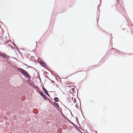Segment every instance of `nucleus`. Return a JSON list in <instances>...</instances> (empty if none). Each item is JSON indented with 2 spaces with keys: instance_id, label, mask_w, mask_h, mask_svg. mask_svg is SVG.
Listing matches in <instances>:
<instances>
[{
  "instance_id": "nucleus-23",
  "label": "nucleus",
  "mask_w": 133,
  "mask_h": 133,
  "mask_svg": "<svg viewBox=\"0 0 133 133\" xmlns=\"http://www.w3.org/2000/svg\"><path fill=\"white\" fill-rule=\"evenodd\" d=\"M100 1L101 3V0H100Z\"/></svg>"
},
{
  "instance_id": "nucleus-29",
  "label": "nucleus",
  "mask_w": 133,
  "mask_h": 133,
  "mask_svg": "<svg viewBox=\"0 0 133 133\" xmlns=\"http://www.w3.org/2000/svg\"><path fill=\"white\" fill-rule=\"evenodd\" d=\"M35 69L36 71V69Z\"/></svg>"
},
{
  "instance_id": "nucleus-4",
  "label": "nucleus",
  "mask_w": 133,
  "mask_h": 133,
  "mask_svg": "<svg viewBox=\"0 0 133 133\" xmlns=\"http://www.w3.org/2000/svg\"><path fill=\"white\" fill-rule=\"evenodd\" d=\"M40 65L43 67H45L46 66V64L43 61H42L40 62Z\"/></svg>"
},
{
  "instance_id": "nucleus-15",
  "label": "nucleus",
  "mask_w": 133,
  "mask_h": 133,
  "mask_svg": "<svg viewBox=\"0 0 133 133\" xmlns=\"http://www.w3.org/2000/svg\"><path fill=\"white\" fill-rule=\"evenodd\" d=\"M99 16H97V17L96 19L97 20L98 19V18H99Z\"/></svg>"
},
{
  "instance_id": "nucleus-5",
  "label": "nucleus",
  "mask_w": 133,
  "mask_h": 133,
  "mask_svg": "<svg viewBox=\"0 0 133 133\" xmlns=\"http://www.w3.org/2000/svg\"><path fill=\"white\" fill-rule=\"evenodd\" d=\"M39 93L40 94L41 96L43 97L44 99L45 100H46V97L45 95L43 94V92H39Z\"/></svg>"
},
{
  "instance_id": "nucleus-24",
  "label": "nucleus",
  "mask_w": 133,
  "mask_h": 133,
  "mask_svg": "<svg viewBox=\"0 0 133 133\" xmlns=\"http://www.w3.org/2000/svg\"><path fill=\"white\" fill-rule=\"evenodd\" d=\"M73 97H72V100H73Z\"/></svg>"
},
{
  "instance_id": "nucleus-19",
  "label": "nucleus",
  "mask_w": 133,
  "mask_h": 133,
  "mask_svg": "<svg viewBox=\"0 0 133 133\" xmlns=\"http://www.w3.org/2000/svg\"><path fill=\"white\" fill-rule=\"evenodd\" d=\"M13 45L15 47H16V45L15 44H14Z\"/></svg>"
},
{
  "instance_id": "nucleus-13",
  "label": "nucleus",
  "mask_w": 133,
  "mask_h": 133,
  "mask_svg": "<svg viewBox=\"0 0 133 133\" xmlns=\"http://www.w3.org/2000/svg\"><path fill=\"white\" fill-rule=\"evenodd\" d=\"M48 71H49L50 72H51V73L52 75H53V76H54V75H53V73L52 72H51V71H50V70L49 69H48Z\"/></svg>"
},
{
  "instance_id": "nucleus-18",
  "label": "nucleus",
  "mask_w": 133,
  "mask_h": 133,
  "mask_svg": "<svg viewBox=\"0 0 133 133\" xmlns=\"http://www.w3.org/2000/svg\"><path fill=\"white\" fill-rule=\"evenodd\" d=\"M29 78L28 79V81H29V80H30V78Z\"/></svg>"
},
{
  "instance_id": "nucleus-21",
  "label": "nucleus",
  "mask_w": 133,
  "mask_h": 133,
  "mask_svg": "<svg viewBox=\"0 0 133 133\" xmlns=\"http://www.w3.org/2000/svg\"><path fill=\"white\" fill-rule=\"evenodd\" d=\"M99 5H98V7H97V8L98 9V7H99Z\"/></svg>"
},
{
  "instance_id": "nucleus-16",
  "label": "nucleus",
  "mask_w": 133,
  "mask_h": 133,
  "mask_svg": "<svg viewBox=\"0 0 133 133\" xmlns=\"http://www.w3.org/2000/svg\"><path fill=\"white\" fill-rule=\"evenodd\" d=\"M11 58H14V59H16L15 58V57H11Z\"/></svg>"
},
{
  "instance_id": "nucleus-14",
  "label": "nucleus",
  "mask_w": 133,
  "mask_h": 133,
  "mask_svg": "<svg viewBox=\"0 0 133 133\" xmlns=\"http://www.w3.org/2000/svg\"><path fill=\"white\" fill-rule=\"evenodd\" d=\"M78 105L77 104V103L76 104V105H75V106L77 108H78V107H77V105Z\"/></svg>"
},
{
  "instance_id": "nucleus-11",
  "label": "nucleus",
  "mask_w": 133,
  "mask_h": 133,
  "mask_svg": "<svg viewBox=\"0 0 133 133\" xmlns=\"http://www.w3.org/2000/svg\"><path fill=\"white\" fill-rule=\"evenodd\" d=\"M116 50V51L115 52H116L117 53H119V52H120V51L118 50H116V49H115Z\"/></svg>"
},
{
  "instance_id": "nucleus-3",
  "label": "nucleus",
  "mask_w": 133,
  "mask_h": 133,
  "mask_svg": "<svg viewBox=\"0 0 133 133\" xmlns=\"http://www.w3.org/2000/svg\"><path fill=\"white\" fill-rule=\"evenodd\" d=\"M42 89L43 90L44 92L45 93V94L47 95L48 96L50 97V95L49 94H48V92H47L46 90L44 88L42 87Z\"/></svg>"
},
{
  "instance_id": "nucleus-30",
  "label": "nucleus",
  "mask_w": 133,
  "mask_h": 133,
  "mask_svg": "<svg viewBox=\"0 0 133 133\" xmlns=\"http://www.w3.org/2000/svg\"><path fill=\"white\" fill-rule=\"evenodd\" d=\"M112 49H114V48H112Z\"/></svg>"
},
{
  "instance_id": "nucleus-9",
  "label": "nucleus",
  "mask_w": 133,
  "mask_h": 133,
  "mask_svg": "<svg viewBox=\"0 0 133 133\" xmlns=\"http://www.w3.org/2000/svg\"><path fill=\"white\" fill-rule=\"evenodd\" d=\"M53 104H54L55 105H56L57 106V108H59V105H58V103H57L55 102H53Z\"/></svg>"
},
{
  "instance_id": "nucleus-1",
  "label": "nucleus",
  "mask_w": 133,
  "mask_h": 133,
  "mask_svg": "<svg viewBox=\"0 0 133 133\" xmlns=\"http://www.w3.org/2000/svg\"><path fill=\"white\" fill-rule=\"evenodd\" d=\"M17 70L24 76L27 78H29L30 75H29L28 73L25 70L21 68H18Z\"/></svg>"
},
{
  "instance_id": "nucleus-8",
  "label": "nucleus",
  "mask_w": 133,
  "mask_h": 133,
  "mask_svg": "<svg viewBox=\"0 0 133 133\" xmlns=\"http://www.w3.org/2000/svg\"><path fill=\"white\" fill-rule=\"evenodd\" d=\"M54 100L56 102L59 101L58 98L57 97H55L54 98Z\"/></svg>"
},
{
  "instance_id": "nucleus-22",
  "label": "nucleus",
  "mask_w": 133,
  "mask_h": 133,
  "mask_svg": "<svg viewBox=\"0 0 133 133\" xmlns=\"http://www.w3.org/2000/svg\"><path fill=\"white\" fill-rule=\"evenodd\" d=\"M95 132L96 133H97V131H95Z\"/></svg>"
},
{
  "instance_id": "nucleus-25",
  "label": "nucleus",
  "mask_w": 133,
  "mask_h": 133,
  "mask_svg": "<svg viewBox=\"0 0 133 133\" xmlns=\"http://www.w3.org/2000/svg\"><path fill=\"white\" fill-rule=\"evenodd\" d=\"M76 72V73H77V72ZM75 73H74V74H75Z\"/></svg>"
},
{
  "instance_id": "nucleus-12",
  "label": "nucleus",
  "mask_w": 133,
  "mask_h": 133,
  "mask_svg": "<svg viewBox=\"0 0 133 133\" xmlns=\"http://www.w3.org/2000/svg\"><path fill=\"white\" fill-rule=\"evenodd\" d=\"M59 108V109H58V111L59 112L61 111H61L62 112V110L61 109V108Z\"/></svg>"
},
{
  "instance_id": "nucleus-10",
  "label": "nucleus",
  "mask_w": 133,
  "mask_h": 133,
  "mask_svg": "<svg viewBox=\"0 0 133 133\" xmlns=\"http://www.w3.org/2000/svg\"><path fill=\"white\" fill-rule=\"evenodd\" d=\"M76 121H77V123H78L79 124V126H80V125L79 124V121H78V118H77V117H76Z\"/></svg>"
},
{
  "instance_id": "nucleus-26",
  "label": "nucleus",
  "mask_w": 133,
  "mask_h": 133,
  "mask_svg": "<svg viewBox=\"0 0 133 133\" xmlns=\"http://www.w3.org/2000/svg\"><path fill=\"white\" fill-rule=\"evenodd\" d=\"M71 123H73V122H71Z\"/></svg>"
},
{
  "instance_id": "nucleus-6",
  "label": "nucleus",
  "mask_w": 133,
  "mask_h": 133,
  "mask_svg": "<svg viewBox=\"0 0 133 133\" xmlns=\"http://www.w3.org/2000/svg\"><path fill=\"white\" fill-rule=\"evenodd\" d=\"M61 113L62 116L65 119L67 120L68 121H69V119L64 115L63 114L62 111L61 112Z\"/></svg>"
},
{
  "instance_id": "nucleus-7",
  "label": "nucleus",
  "mask_w": 133,
  "mask_h": 133,
  "mask_svg": "<svg viewBox=\"0 0 133 133\" xmlns=\"http://www.w3.org/2000/svg\"><path fill=\"white\" fill-rule=\"evenodd\" d=\"M0 56H2L4 58H6L7 56L4 54H1V52H0Z\"/></svg>"
},
{
  "instance_id": "nucleus-2",
  "label": "nucleus",
  "mask_w": 133,
  "mask_h": 133,
  "mask_svg": "<svg viewBox=\"0 0 133 133\" xmlns=\"http://www.w3.org/2000/svg\"><path fill=\"white\" fill-rule=\"evenodd\" d=\"M117 3L116 4V6L118 8H120L121 9H123V7L120 5V4L119 3H118V1H117Z\"/></svg>"
},
{
  "instance_id": "nucleus-20",
  "label": "nucleus",
  "mask_w": 133,
  "mask_h": 133,
  "mask_svg": "<svg viewBox=\"0 0 133 133\" xmlns=\"http://www.w3.org/2000/svg\"><path fill=\"white\" fill-rule=\"evenodd\" d=\"M55 78L56 79L58 80V79L56 77H55Z\"/></svg>"
},
{
  "instance_id": "nucleus-17",
  "label": "nucleus",
  "mask_w": 133,
  "mask_h": 133,
  "mask_svg": "<svg viewBox=\"0 0 133 133\" xmlns=\"http://www.w3.org/2000/svg\"><path fill=\"white\" fill-rule=\"evenodd\" d=\"M74 103H75L76 102V101H74Z\"/></svg>"
},
{
  "instance_id": "nucleus-28",
  "label": "nucleus",
  "mask_w": 133,
  "mask_h": 133,
  "mask_svg": "<svg viewBox=\"0 0 133 133\" xmlns=\"http://www.w3.org/2000/svg\"><path fill=\"white\" fill-rule=\"evenodd\" d=\"M36 44H37V42L36 41Z\"/></svg>"
},
{
  "instance_id": "nucleus-27",
  "label": "nucleus",
  "mask_w": 133,
  "mask_h": 133,
  "mask_svg": "<svg viewBox=\"0 0 133 133\" xmlns=\"http://www.w3.org/2000/svg\"><path fill=\"white\" fill-rule=\"evenodd\" d=\"M77 129V130H79V129Z\"/></svg>"
}]
</instances>
